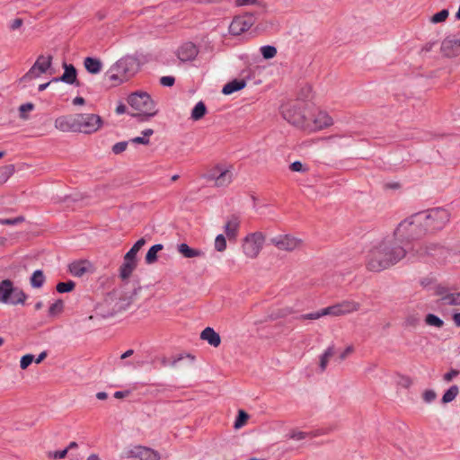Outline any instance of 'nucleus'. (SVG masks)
<instances>
[{
    "instance_id": "44",
    "label": "nucleus",
    "mask_w": 460,
    "mask_h": 460,
    "mask_svg": "<svg viewBox=\"0 0 460 460\" xmlns=\"http://www.w3.org/2000/svg\"><path fill=\"white\" fill-rule=\"evenodd\" d=\"M215 249L217 252H224L226 249V240L223 234H218L215 239Z\"/></svg>"
},
{
    "instance_id": "22",
    "label": "nucleus",
    "mask_w": 460,
    "mask_h": 460,
    "mask_svg": "<svg viewBox=\"0 0 460 460\" xmlns=\"http://www.w3.org/2000/svg\"><path fill=\"white\" fill-rule=\"evenodd\" d=\"M64 67V74L60 77H54L51 81L52 82H63L68 84H74L78 83L76 82V75L77 72L75 67L71 64H63Z\"/></svg>"
},
{
    "instance_id": "59",
    "label": "nucleus",
    "mask_w": 460,
    "mask_h": 460,
    "mask_svg": "<svg viewBox=\"0 0 460 460\" xmlns=\"http://www.w3.org/2000/svg\"><path fill=\"white\" fill-rule=\"evenodd\" d=\"M84 102H85L84 99L81 96H77L73 100L74 105H83V104H84Z\"/></svg>"
},
{
    "instance_id": "47",
    "label": "nucleus",
    "mask_w": 460,
    "mask_h": 460,
    "mask_svg": "<svg viewBox=\"0 0 460 460\" xmlns=\"http://www.w3.org/2000/svg\"><path fill=\"white\" fill-rule=\"evenodd\" d=\"M128 142L127 141H121V142H118L116 143L113 146H112V152L115 154V155H119V154H121L122 152H124L128 146Z\"/></svg>"
},
{
    "instance_id": "33",
    "label": "nucleus",
    "mask_w": 460,
    "mask_h": 460,
    "mask_svg": "<svg viewBox=\"0 0 460 460\" xmlns=\"http://www.w3.org/2000/svg\"><path fill=\"white\" fill-rule=\"evenodd\" d=\"M164 248L163 244H155L149 248L146 254V262L147 264H153L157 261V252L162 251Z\"/></svg>"
},
{
    "instance_id": "52",
    "label": "nucleus",
    "mask_w": 460,
    "mask_h": 460,
    "mask_svg": "<svg viewBox=\"0 0 460 460\" xmlns=\"http://www.w3.org/2000/svg\"><path fill=\"white\" fill-rule=\"evenodd\" d=\"M459 375V371L456 369H451L447 373H446L443 376L444 381L450 382L453 380L454 377L457 376Z\"/></svg>"
},
{
    "instance_id": "13",
    "label": "nucleus",
    "mask_w": 460,
    "mask_h": 460,
    "mask_svg": "<svg viewBox=\"0 0 460 460\" xmlns=\"http://www.w3.org/2000/svg\"><path fill=\"white\" fill-rule=\"evenodd\" d=\"M327 307L330 315L341 316L358 312L361 308V305L357 301L346 299Z\"/></svg>"
},
{
    "instance_id": "3",
    "label": "nucleus",
    "mask_w": 460,
    "mask_h": 460,
    "mask_svg": "<svg viewBox=\"0 0 460 460\" xmlns=\"http://www.w3.org/2000/svg\"><path fill=\"white\" fill-rule=\"evenodd\" d=\"M141 61L136 55H125L106 72L112 86L120 85L133 78L140 70Z\"/></svg>"
},
{
    "instance_id": "38",
    "label": "nucleus",
    "mask_w": 460,
    "mask_h": 460,
    "mask_svg": "<svg viewBox=\"0 0 460 460\" xmlns=\"http://www.w3.org/2000/svg\"><path fill=\"white\" fill-rule=\"evenodd\" d=\"M426 324L429 326H434L437 328H441L444 325V322L438 316L433 314H428L425 317Z\"/></svg>"
},
{
    "instance_id": "30",
    "label": "nucleus",
    "mask_w": 460,
    "mask_h": 460,
    "mask_svg": "<svg viewBox=\"0 0 460 460\" xmlns=\"http://www.w3.org/2000/svg\"><path fill=\"white\" fill-rule=\"evenodd\" d=\"M334 345L329 346L323 353L320 356V369L321 372H324L327 368L330 358L334 355Z\"/></svg>"
},
{
    "instance_id": "57",
    "label": "nucleus",
    "mask_w": 460,
    "mask_h": 460,
    "mask_svg": "<svg viewBox=\"0 0 460 460\" xmlns=\"http://www.w3.org/2000/svg\"><path fill=\"white\" fill-rule=\"evenodd\" d=\"M126 111H127V107H126V105H125V104H123V103H120V104H119V105H118V106H117V108H116V113H117V114H119H119H123V113H125V112H126Z\"/></svg>"
},
{
    "instance_id": "5",
    "label": "nucleus",
    "mask_w": 460,
    "mask_h": 460,
    "mask_svg": "<svg viewBox=\"0 0 460 460\" xmlns=\"http://www.w3.org/2000/svg\"><path fill=\"white\" fill-rule=\"evenodd\" d=\"M128 102L132 109L137 111V114H132V116L141 117V121L148 120L157 112L155 104L147 93H133L128 97Z\"/></svg>"
},
{
    "instance_id": "45",
    "label": "nucleus",
    "mask_w": 460,
    "mask_h": 460,
    "mask_svg": "<svg viewBox=\"0 0 460 460\" xmlns=\"http://www.w3.org/2000/svg\"><path fill=\"white\" fill-rule=\"evenodd\" d=\"M437 398V394L432 389H427L422 394V399L425 402L430 403Z\"/></svg>"
},
{
    "instance_id": "7",
    "label": "nucleus",
    "mask_w": 460,
    "mask_h": 460,
    "mask_svg": "<svg viewBox=\"0 0 460 460\" xmlns=\"http://www.w3.org/2000/svg\"><path fill=\"white\" fill-rule=\"evenodd\" d=\"M424 214L425 226L429 232H435L443 229L450 220V213L444 208H433Z\"/></svg>"
},
{
    "instance_id": "1",
    "label": "nucleus",
    "mask_w": 460,
    "mask_h": 460,
    "mask_svg": "<svg viewBox=\"0 0 460 460\" xmlns=\"http://www.w3.org/2000/svg\"><path fill=\"white\" fill-rule=\"evenodd\" d=\"M416 245L417 244L412 245L410 250L404 243H400V241H398L395 237L394 240L383 241L377 245L380 249V252H377L376 255H380V252H382L385 259H383L382 261H375L373 264L371 263V267L374 270V272H379L395 265L407 255L411 260L420 259L426 254L429 253L428 250L422 251V248H420V250H417L415 253L414 250Z\"/></svg>"
},
{
    "instance_id": "61",
    "label": "nucleus",
    "mask_w": 460,
    "mask_h": 460,
    "mask_svg": "<svg viewBox=\"0 0 460 460\" xmlns=\"http://www.w3.org/2000/svg\"><path fill=\"white\" fill-rule=\"evenodd\" d=\"M128 394V392L117 391L114 393V397L117 399H120V398H123Z\"/></svg>"
},
{
    "instance_id": "54",
    "label": "nucleus",
    "mask_w": 460,
    "mask_h": 460,
    "mask_svg": "<svg viewBox=\"0 0 460 460\" xmlns=\"http://www.w3.org/2000/svg\"><path fill=\"white\" fill-rule=\"evenodd\" d=\"M22 23H23L22 19H21V18H16V19L13 20V21L10 22V24H9V28H10V30H12V31H15V30H18L19 28H21V27H22Z\"/></svg>"
},
{
    "instance_id": "41",
    "label": "nucleus",
    "mask_w": 460,
    "mask_h": 460,
    "mask_svg": "<svg viewBox=\"0 0 460 460\" xmlns=\"http://www.w3.org/2000/svg\"><path fill=\"white\" fill-rule=\"evenodd\" d=\"M63 309H64V303L61 299H58L49 306V315L56 316L58 314H61Z\"/></svg>"
},
{
    "instance_id": "51",
    "label": "nucleus",
    "mask_w": 460,
    "mask_h": 460,
    "mask_svg": "<svg viewBox=\"0 0 460 460\" xmlns=\"http://www.w3.org/2000/svg\"><path fill=\"white\" fill-rule=\"evenodd\" d=\"M34 108L33 104L32 103H30V102H27V103H24V104H22L19 108V111H20V116L22 118H25L24 116V113L27 112V111H32Z\"/></svg>"
},
{
    "instance_id": "31",
    "label": "nucleus",
    "mask_w": 460,
    "mask_h": 460,
    "mask_svg": "<svg viewBox=\"0 0 460 460\" xmlns=\"http://www.w3.org/2000/svg\"><path fill=\"white\" fill-rule=\"evenodd\" d=\"M322 434H325V432H320L319 430L315 431V432H311V433H307V432H304V431H299V430H292L288 435V438L290 439H294V440H302V439H305L308 437H317V436H320Z\"/></svg>"
},
{
    "instance_id": "43",
    "label": "nucleus",
    "mask_w": 460,
    "mask_h": 460,
    "mask_svg": "<svg viewBox=\"0 0 460 460\" xmlns=\"http://www.w3.org/2000/svg\"><path fill=\"white\" fill-rule=\"evenodd\" d=\"M447 17H448V11L447 9H443L440 12L435 13L433 16H431L430 22L432 23L443 22L447 20Z\"/></svg>"
},
{
    "instance_id": "39",
    "label": "nucleus",
    "mask_w": 460,
    "mask_h": 460,
    "mask_svg": "<svg viewBox=\"0 0 460 460\" xmlns=\"http://www.w3.org/2000/svg\"><path fill=\"white\" fill-rule=\"evenodd\" d=\"M260 52L265 59H270L277 55V49L274 46L265 45L261 47Z\"/></svg>"
},
{
    "instance_id": "53",
    "label": "nucleus",
    "mask_w": 460,
    "mask_h": 460,
    "mask_svg": "<svg viewBox=\"0 0 460 460\" xmlns=\"http://www.w3.org/2000/svg\"><path fill=\"white\" fill-rule=\"evenodd\" d=\"M354 351L353 346L349 345L348 346L340 355L339 359L341 361L344 360L349 357L352 352Z\"/></svg>"
},
{
    "instance_id": "32",
    "label": "nucleus",
    "mask_w": 460,
    "mask_h": 460,
    "mask_svg": "<svg viewBox=\"0 0 460 460\" xmlns=\"http://www.w3.org/2000/svg\"><path fill=\"white\" fill-rule=\"evenodd\" d=\"M459 394V388L457 385H451L443 394L441 402L443 404L449 403L453 402Z\"/></svg>"
},
{
    "instance_id": "28",
    "label": "nucleus",
    "mask_w": 460,
    "mask_h": 460,
    "mask_svg": "<svg viewBox=\"0 0 460 460\" xmlns=\"http://www.w3.org/2000/svg\"><path fill=\"white\" fill-rule=\"evenodd\" d=\"M245 85H246V83L244 80L234 79L224 85V87L222 89V93L226 95H229V94L234 93V92L243 89L245 87Z\"/></svg>"
},
{
    "instance_id": "20",
    "label": "nucleus",
    "mask_w": 460,
    "mask_h": 460,
    "mask_svg": "<svg viewBox=\"0 0 460 460\" xmlns=\"http://www.w3.org/2000/svg\"><path fill=\"white\" fill-rule=\"evenodd\" d=\"M128 456L137 460H159L160 454L146 447H135L128 451Z\"/></svg>"
},
{
    "instance_id": "8",
    "label": "nucleus",
    "mask_w": 460,
    "mask_h": 460,
    "mask_svg": "<svg viewBox=\"0 0 460 460\" xmlns=\"http://www.w3.org/2000/svg\"><path fill=\"white\" fill-rule=\"evenodd\" d=\"M27 295L19 288L13 287L10 279L0 282V302L9 305H24Z\"/></svg>"
},
{
    "instance_id": "60",
    "label": "nucleus",
    "mask_w": 460,
    "mask_h": 460,
    "mask_svg": "<svg viewBox=\"0 0 460 460\" xmlns=\"http://www.w3.org/2000/svg\"><path fill=\"white\" fill-rule=\"evenodd\" d=\"M47 357V352L46 351H42L37 358H34L35 362L37 364H40L45 358Z\"/></svg>"
},
{
    "instance_id": "63",
    "label": "nucleus",
    "mask_w": 460,
    "mask_h": 460,
    "mask_svg": "<svg viewBox=\"0 0 460 460\" xmlns=\"http://www.w3.org/2000/svg\"><path fill=\"white\" fill-rule=\"evenodd\" d=\"M96 397L99 400H105L107 398V394L105 392H99L97 393Z\"/></svg>"
},
{
    "instance_id": "19",
    "label": "nucleus",
    "mask_w": 460,
    "mask_h": 460,
    "mask_svg": "<svg viewBox=\"0 0 460 460\" xmlns=\"http://www.w3.org/2000/svg\"><path fill=\"white\" fill-rule=\"evenodd\" d=\"M55 128L62 132L77 133L76 114L59 116L55 119Z\"/></svg>"
},
{
    "instance_id": "58",
    "label": "nucleus",
    "mask_w": 460,
    "mask_h": 460,
    "mask_svg": "<svg viewBox=\"0 0 460 460\" xmlns=\"http://www.w3.org/2000/svg\"><path fill=\"white\" fill-rule=\"evenodd\" d=\"M453 322L456 327H460V313H456L452 316Z\"/></svg>"
},
{
    "instance_id": "14",
    "label": "nucleus",
    "mask_w": 460,
    "mask_h": 460,
    "mask_svg": "<svg viewBox=\"0 0 460 460\" xmlns=\"http://www.w3.org/2000/svg\"><path fill=\"white\" fill-rule=\"evenodd\" d=\"M52 63V57L40 55L38 57L34 65L29 69V71L24 75L23 78L31 80L33 78L39 77L41 74H44L50 67Z\"/></svg>"
},
{
    "instance_id": "6",
    "label": "nucleus",
    "mask_w": 460,
    "mask_h": 460,
    "mask_svg": "<svg viewBox=\"0 0 460 460\" xmlns=\"http://www.w3.org/2000/svg\"><path fill=\"white\" fill-rule=\"evenodd\" d=\"M333 122V119L326 111L318 109L312 103L310 115L304 131L307 133L318 132L332 126Z\"/></svg>"
},
{
    "instance_id": "25",
    "label": "nucleus",
    "mask_w": 460,
    "mask_h": 460,
    "mask_svg": "<svg viewBox=\"0 0 460 460\" xmlns=\"http://www.w3.org/2000/svg\"><path fill=\"white\" fill-rule=\"evenodd\" d=\"M200 339L208 341V343L215 348L221 343L220 336L211 327H206L200 333Z\"/></svg>"
},
{
    "instance_id": "64",
    "label": "nucleus",
    "mask_w": 460,
    "mask_h": 460,
    "mask_svg": "<svg viewBox=\"0 0 460 460\" xmlns=\"http://www.w3.org/2000/svg\"><path fill=\"white\" fill-rule=\"evenodd\" d=\"M86 460H101V458L97 455L93 454Z\"/></svg>"
},
{
    "instance_id": "2",
    "label": "nucleus",
    "mask_w": 460,
    "mask_h": 460,
    "mask_svg": "<svg viewBox=\"0 0 460 460\" xmlns=\"http://www.w3.org/2000/svg\"><path fill=\"white\" fill-rule=\"evenodd\" d=\"M423 218L424 214L418 212L404 219L394 230V237L400 241V243H404L410 250L412 245L419 244L415 246V253L417 250H420V248H422V251L428 250L429 252L427 255H432V251L439 249L437 244L423 247L420 243H411V241L417 240L429 233Z\"/></svg>"
},
{
    "instance_id": "35",
    "label": "nucleus",
    "mask_w": 460,
    "mask_h": 460,
    "mask_svg": "<svg viewBox=\"0 0 460 460\" xmlns=\"http://www.w3.org/2000/svg\"><path fill=\"white\" fill-rule=\"evenodd\" d=\"M313 98V89L309 84L303 85L297 93V97L295 100H301L302 102H311Z\"/></svg>"
},
{
    "instance_id": "49",
    "label": "nucleus",
    "mask_w": 460,
    "mask_h": 460,
    "mask_svg": "<svg viewBox=\"0 0 460 460\" xmlns=\"http://www.w3.org/2000/svg\"><path fill=\"white\" fill-rule=\"evenodd\" d=\"M289 169L292 172H304L307 171L306 167L300 162V161H295L289 165Z\"/></svg>"
},
{
    "instance_id": "16",
    "label": "nucleus",
    "mask_w": 460,
    "mask_h": 460,
    "mask_svg": "<svg viewBox=\"0 0 460 460\" xmlns=\"http://www.w3.org/2000/svg\"><path fill=\"white\" fill-rule=\"evenodd\" d=\"M254 23L252 14L235 16L229 25V31L233 35H240L247 31Z\"/></svg>"
},
{
    "instance_id": "48",
    "label": "nucleus",
    "mask_w": 460,
    "mask_h": 460,
    "mask_svg": "<svg viewBox=\"0 0 460 460\" xmlns=\"http://www.w3.org/2000/svg\"><path fill=\"white\" fill-rule=\"evenodd\" d=\"M247 419H248V414L246 412H244L243 411H240L238 417L234 422V427L235 428L242 427L244 424V422L247 420Z\"/></svg>"
},
{
    "instance_id": "18",
    "label": "nucleus",
    "mask_w": 460,
    "mask_h": 460,
    "mask_svg": "<svg viewBox=\"0 0 460 460\" xmlns=\"http://www.w3.org/2000/svg\"><path fill=\"white\" fill-rule=\"evenodd\" d=\"M434 295L439 296L438 302L443 305H456L458 292H451L447 286L438 284L434 288Z\"/></svg>"
},
{
    "instance_id": "40",
    "label": "nucleus",
    "mask_w": 460,
    "mask_h": 460,
    "mask_svg": "<svg viewBox=\"0 0 460 460\" xmlns=\"http://www.w3.org/2000/svg\"><path fill=\"white\" fill-rule=\"evenodd\" d=\"M330 315L328 307L323 308L320 311L310 313L306 314H302L300 316L301 319H306V320H316L319 319L322 316Z\"/></svg>"
},
{
    "instance_id": "29",
    "label": "nucleus",
    "mask_w": 460,
    "mask_h": 460,
    "mask_svg": "<svg viewBox=\"0 0 460 460\" xmlns=\"http://www.w3.org/2000/svg\"><path fill=\"white\" fill-rule=\"evenodd\" d=\"M85 69L91 74H98L102 70V62L98 58L87 57L84 61Z\"/></svg>"
},
{
    "instance_id": "17",
    "label": "nucleus",
    "mask_w": 460,
    "mask_h": 460,
    "mask_svg": "<svg viewBox=\"0 0 460 460\" xmlns=\"http://www.w3.org/2000/svg\"><path fill=\"white\" fill-rule=\"evenodd\" d=\"M278 249L291 252L301 244V240L289 234L279 235L270 240Z\"/></svg>"
},
{
    "instance_id": "12",
    "label": "nucleus",
    "mask_w": 460,
    "mask_h": 460,
    "mask_svg": "<svg viewBox=\"0 0 460 460\" xmlns=\"http://www.w3.org/2000/svg\"><path fill=\"white\" fill-rule=\"evenodd\" d=\"M208 179L214 181L217 187L227 186L233 181V173L229 168L218 164L211 169Z\"/></svg>"
},
{
    "instance_id": "11",
    "label": "nucleus",
    "mask_w": 460,
    "mask_h": 460,
    "mask_svg": "<svg viewBox=\"0 0 460 460\" xmlns=\"http://www.w3.org/2000/svg\"><path fill=\"white\" fill-rule=\"evenodd\" d=\"M264 241L265 236L261 232H254L247 234L242 244L243 252L245 256L251 259L257 258L263 247Z\"/></svg>"
},
{
    "instance_id": "24",
    "label": "nucleus",
    "mask_w": 460,
    "mask_h": 460,
    "mask_svg": "<svg viewBox=\"0 0 460 460\" xmlns=\"http://www.w3.org/2000/svg\"><path fill=\"white\" fill-rule=\"evenodd\" d=\"M240 227V220L236 216H232L225 225V233L229 240H234Z\"/></svg>"
},
{
    "instance_id": "42",
    "label": "nucleus",
    "mask_w": 460,
    "mask_h": 460,
    "mask_svg": "<svg viewBox=\"0 0 460 460\" xmlns=\"http://www.w3.org/2000/svg\"><path fill=\"white\" fill-rule=\"evenodd\" d=\"M75 284L74 281L69 280L66 282H59L58 283L56 289L58 293H66L70 292L74 289Z\"/></svg>"
},
{
    "instance_id": "37",
    "label": "nucleus",
    "mask_w": 460,
    "mask_h": 460,
    "mask_svg": "<svg viewBox=\"0 0 460 460\" xmlns=\"http://www.w3.org/2000/svg\"><path fill=\"white\" fill-rule=\"evenodd\" d=\"M45 282V277L40 270H35L31 278V285L33 288H41Z\"/></svg>"
},
{
    "instance_id": "62",
    "label": "nucleus",
    "mask_w": 460,
    "mask_h": 460,
    "mask_svg": "<svg viewBox=\"0 0 460 460\" xmlns=\"http://www.w3.org/2000/svg\"><path fill=\"white\" fill-rule=\"evenodd\" d=\"M134 353V350L133 349H128L127 351H125L121 356H120V358L121 359H125L130 356H132Z\"/></svg>"
},
{
    "instance_id": "27",
    "label": "nucleus",
    "mask_w": 460,
    "mask_h": 460,
    "mask_svg": "<svg viewBox=\"0 0 460 460\" xmlns=\"http://www.w3.org/2000/svg\"><path fill=\"white\" fill-rule=\"evenodd\" d=\"M177 251L184 257V258H195L203 256L204 253L202 251L198 249L190 248L187 243H181L177 246Z\"/></svg>"
},
{
    "instance_id": "23",
    "label": "nucleus",
    "mask_w": 460,
    "mask_h": 460,
    "mask_svg": "<svg viewBox=\"0 0 460 460\" xmlns=\"http://www.w3.org/2000/svg\"><path fill=\"white\" fill-rule=\"evenodd\" d=\"M68 270L74 277L80 278L92 271V264L88 261H75L69 264Z\"/></svg>"
},
{
    "instance_id": "4",
    "label": "nucleus",
    "mask_w": 460,
    "mask_h": 460,
    "mask_svg": "<svg viewBox=\"0 0 460 460\" xmlns=\"http://www.w3.org/2000/svg\"><path fill=\"white\" fill-rule=\"evenodd\" d=\"M311 108L312 102L289 100L281 105L280 112L283 119L290 125L304 131Z\"/></svg>"
},
{
    "instance_id": "36",
    "label": "nucleus",
    "mask_w": 460,
    "mask_h": 460,
    "mask_svg": "<svg viewBox=\"0 0 460 460\" xmlns=\"http://www.w3.org/2000/svg\"><path fill=\"white\" fill-rule=\"evenodd\" d=\"M154 134V130L151 128H146L142 131L143 137H136L130 139V142L137 145H148L149 144V137Z\"/></svg>"
},
{
    "instance_id": "56",
    "label": "nucleus",
    "mask_w": 460,
    "mask_h": 460,
    "mask_svg": "<svg viewBox=\"0 0 460 460\" xmlns=\"http://www.w3.org/2000/svg\"><path fill=\"white\" fill-rule=\"evenodd\" d=\"M67 451L68 448H65L63 450L54 452L52 456L55 459H62L66 457Z\"/></svg>"
},
{
    "instance_id": "26",
    "label": "nucleus",
    "mask_w": 460,
    "mask_h": 460,
    "mask_svg": "<svg viewBox=\"0 0 460 460\" xmlns=\"http://www.w3.org/2000/svg\"><path fill=\"white\" fill-rule=\"evenodd\" d=\"M377 252H380L379 247L376 245L373 247L371 250L368 251L367 256H366V267L368 270L373 271L374 270L371 267V263L376 261H382L384 258L382 252H380V255H376Z\"/></svg>"
},
{
    "instance_id": "9",
    "label": "nucleus",
    "mask_w": 460,
    "mask_h": 460,
    "mask_svg": "<svg viewBox=\"0 0 460 460\" xmlns=\"http://www.w3.org/2000/svg\"><path fill=\"white\" fill-rule=\"evenodd\" d=\"M146 243L144 238L137 240L129 251L125 254L123 263L119 267V277L122 280H127L137 266V254Z\"/></svg>"
},
{
    "instance_id": "34",
    "label": "nucleus",
    "mask_w": 460,
    "mask_h": 460,
    "mask_svg": "<svg viewBox=\"0 0 460 460\" xmlns=\"http://www.w3.org/2000/svg\"><path fill=\"white\" fill-rule=\"evenodd\" d=\"M207 113V107L203 102H199L191 111V119L195 121L201 119Z\"/></svg>"
},
{
    "instance_id": "15",
    "label": "nucleus",
    "mask_w": 460,
    "mask_h": 460,
    "mask_svg": "<svg viewBox=\"0 0 460 460\" xmlns=\"http://www.w3.org/2000/svg\"><path fill=\"white\" fill-rule=\"evenodd\" d=\"M442 55L446 58H456L460 55V33L451 35L443 40L440 47Z\"/></svg>"
},
{
    "instance_id": "10",
    "label": "nucleus",
    "mask_w": 460,
    "mask_h": 460,
    "mask_svg": "<svg viewBox=\"0 0 460 460\" xmlns=\"http://www.w3.org/2000/svg\"><path fill=\"white\" fill-rule=\"evenodd\" d=\"M77 133L93 134L103 125L102 119L93 113H76Z\"/></svg>"
},
{
    "instance_id": "46",
    "label": "nucleus",
    "mask_w": 460,
    "mask_h": 460,
    "mask_svg": "<svg viewBox=\"0 0 460 460\" xmlns=\"http://www.w3.org/2000/svg\"><path fill=\"white\" fill-rule=\"evenodd\" d=\"M34 361V356L31 354H26L22 357L20 361V367L22 369H26Z\"/></svg>"
},
{
    "instance_id": "50",
    "label": "nucleus",
    "mask_w": 460,
    "mask_h": 460,
    "mask_svg": "<svg viewBox=\"0 0 460 460\" xmlns=\"http://www.w3.org/2000/svg\"><path fill=\"white\" fill-rule=\"evenodd\" d=\"M174 83H175V78L171 75L162 76L160 78V84L163 86L171 87L174 84Z\"/></svg>"
},
{
    "instance_id": "21",
    "label": "nucleus",
    "mask_w": 460,
    "mask_h": 460,
    "mask_svg": "<svg viewBox=\"0 0 460 460\" xmlns=\"http://www.w3.org/2000/svg\"><path fill=\"white\" fill-rule=\"evenodd\" d=\"M198 54L199 49L192 42H185L177 49V57L182 62L194 60Z\"/></svg>"
},
{
    "instance_id": "55",
    "label": "nucleus",
    "mask_w": 460,
    "mask_h": 460,
    "mask_svg": "<svg viewBox=\"0 0 460 460\" xmlns=\"http://www.w3.org/2000/svg\"><path fill=\"white\" fill-rule=\"evenodd\" d=\"M23 220H24V218L22 217H18L15 218L4 219L2 221V223L5 224V225H17V224L22 222Z\"/></svg>"
}]
</instances>
